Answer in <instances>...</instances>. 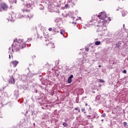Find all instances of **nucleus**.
Instances as JSON below:
<instances>
[{
  "instance_id": "1",
  "label": "nucleus",
  "mask_w": 128,
  "mask_h": 128,
  "mask_svg": "<svg viewBox=\"0 0 128 128\" xmlns=\"http://www.w3.org/2000/svg\"><path fill=\"white\" fill-rule=\"evenodd\" d=\"M26 43L24 42V40L19 39L17 44L14 46V50H15L16 52H20V48H26Z\"/></svg>"
},
{
  "instance_id": "2",
  "label": "nucleus",
  "mask_w": 128,
  "mask_h": 128,
  "mask_svg": "<svg viewBox=\"0 0 128 128\" xmlns=\"http://www.w3.org/2000/svg\"><path fill=\"white\" fill-rule=\"evenodd\" d=\"M76 0H68L67 4H65L64 7L66 8H68V6H70L73 8L76 6Z\"/></svg>"
},
{
  "instance_id": "3",
  "label": "nucleus",
  "mask_w": 128,
  "mask_h": 128,
  "mask_svg": "<svg viewBox=\"0 0 128 128\" xmlns=\"http://www.w3.org/2000/svg\"><path fill=\"white\" fill-rule=\"evenodd\" d=\"M8 5L5 3H2L0 4V12H2V10H8Z\"/></svg>"
},
{
  "instance_id": "4",
  "label": "nucleus",
  "mask_w": 128,
  "mask_h": 128,
  "mask_svg": "<svg viewBox=\"0 0 128 128\" xmlns=\"http://www.w3.org/2000/svg\"><path fill=\"white\" fill-rule=\"evenodd\" d=\"M100 20H104L106 18V14L105 12H101L98 15Z\"/></svg>"
},
{
  "instance_id": "5",
  "label": "nucleus",
  "mask_w": 128,
  "mask_h": 128,
  "mask_svg": "<svg viewBox=\"0 0 128 128\" xmlns=\"http://www.w3.org/2000/svg\"><path fill=\"white\" fill-rule=\"evenodd\" d=\"M32 7V4H30L29 2H27L25 8L22 9V12H28V8H30Z\"/></svg>"
},
{
  "instance_id": "6",
  "label": "nucleus",
  "mask_w": 128,
  "mask_h": 128,
  "mask_svg": "<svg viewBox=\"0 0 128 128\" xmlns=\"http://www.w3.org/2000/svg\"><path fill=\"white\" fill-rule=\"evenodd\" d=\"M8 82L10 84H14L16 83V80L14 78V77H12L9 79Z\"/></svg>"
},
{
  "instance_id": "7",
  "label": "nucleus",
  "mask_w": 128,
  "mask_h": 128,
  "mask_svg": "<svg viewBox=\"0 0 128 128\" xmlns=\"http://www.w3.org/2000/svg\"><path fill=\"white\" fill-rule=\"evenodd\" d=\"M11 64L13 65L14 68H16L18 64V60H12L11 62Z\"/></svg>"
},
{
  "instance_id": "8",
  "label": "nucleus",
  "mask_w": 128,
  "mask_h": 128,
  "mask_svg": "<svg viewBox=\"0 0 128 128\" xmlns=\"http://www.w3.org/2000/svg\"><path fill=\"white\" fill-rule=\"evenodd\" d=\"M20 80H23V81H24L26 80V76L24 75H21L20 76Z\"/></svg>"
},
{
  "instance_id": "9",
  "label": "nucleus",
  "mask_w": 128,
  "mask_h": 128,
  "mask_svg": "<svg viewBox=\"0 0 128 128\" xmlns=\"http://www.w3.org/2000/svg\"><path fill=\"white\" fill-rule=\"evenodd\" d=\"M8 20H10V22H14V18L12 17V16L10 15Z\"/></svg>"
},
{
  "instance_id": "10",
  "label": "nucleus",
  "mask_w": 128,
  "mask_h": 128,
  "mask_svg": "<svg viewBox=\"0 0 128 128\" xmlns=\"http://www.w3.org/2000/svg\"><path fill=\"white\" fill-rule=\"evenodd\" d=\"M10 4H16V0H9Z\"/></svg>"
},
{
  "instance_id": "11",
  "label": "nucleus",
  "mask_w": 128,
  "mask_h": 128,
  "mask_svg": "<svg viewBox=\"0 0 128 128\" xmlns=\"http://www.w3.org/2000/svg\"><path fill=\"white\" fill-rule=\"evenodd\" d=\"M45 42H48V43H46V44L48 46V44H49V46H52V44H54L52 43H50V40H45Z\"/></svg>"
},
{
  "instance_id": "12",
  "label": "nucleus",
  "mask_w": 128,
  "mask_h": 128,
  "mask_svg": "<svg viewBox=\"0 0 128 128\" xmlns=\"http://www.w3.org/2000/svg\"><path fill=\"white\" fill-rule=\"evenodd\" d=\"M95 44L96 46H100V41H96L95 42Z\"/></svg>"
},
{
  "instance_id": "13",
  "label": "nucleus",
  "mask_w": 128,
  "mask_h": 128,
  "mask_svg": "<svg viewBox=\"0 0 128 128\" xmlns=\"http://www.w3.org/2000/svg\"><path fill=\"white\" fill-rule=\"evenodd\" d=\"M48 8H49V12H54V8H52V7L50 6H49ZM50 8L52 10H50Z\"/></svg>"
},
{
  "instance_id": "14",
  "label": "nucleus",
  "mask_w": 128,
  "mask_h": 128,
  "mask_svg": "<svg viewBox=\"0 0 128 128\" xmlns=\"http://www.w3.org/2000/svg\"><path fill=\"white\" fill-rule=\"evenodd\" d=\"M72 82V79H70V78H68V84H70Z\"/></svg>"
},
{
  "instance_id": "15",
  "label": "nucleus",
  "mask_w": 128,
  "mask_h": 128,
  "mask_svg": "<svg viewBox=\"0 0 128 128\" xmlns=\"http://www.w3.org/2000/svg\"><path fill=\"white\" fill-rule=\"evenodd\" d=\"M62 125L64 128H66V126H68V124L66 122H63Z\"/></svg>"
},
{
  "instance_id": "16",
  "label": "nucleus",
  "mask_w": 128,
  "mask_h": 128,
  "mask_svg": "<svg viewBox=\"0 0 128 128\" xmlns=\"http://www.w3.org/2000/svg\"><path fill=\"white\" fill-rule=\"evenodd\" d=\"M122 16H126V12H124V11H122Z\"/></svg>"
},
{
  "instance_id": "17",
  "label": "nucleus",
  "mask_w": 128,
  "mask_h": 128,
  "mask_svg": "<svg viewBox=\"0 0 128 128\" xmlns=\"http://www.w3.org/2000/svg\"><path fill=\"white\" fill-rule=\"evenodd\" d=\"M18 16L20 18H22L24 16L23 15H22V14L20 13L18 14Z\"/></svg>"
},
{
  "instance_id": "18",
  "label": "nucleus",
  "mask_w": 128,
  "mask_h": 128,
  "mask_svg": "<svg viewBox=\"0 0 128 128\" xmlns=\"http://www.w3.org/2000/svg\"><path fill=\"white\" fill-rule=\"evenodd\" d=\"M99 82H104V80H102V79H100V80H99Z\"/></svg>"
},
{
  "instance_id": "19",
  "label": "nucleus",
  "mask_w": 128,
  "mask_h": 128,
  "mask_svg": "<svg viewBox=\"0 0 128 128\" xmlns=\"http://www.w3.org/2000/svg\"><path fill=\"white\" fill-rule=\"evenodd\" d=\"M45 2L47 4H50V1H48V0H46L45 1Z\"/></svg>"
},
{
  "instance_id": "20",
  "label": "nucleus",
  "mask_w": 128,
  "mask_h": 128,
  "mask_svg": "<svg viewBox=\"0 0 128 128\" xmlns=\"http://www.w3.org/2000/svg\"><path fill=\"white\" fill-rule=\"evenodd\" d=\"M72 78H74V75L72 74L70 76L68 77V78H70L72 80Z\"/></svg>"
},
{
  "instance_id": "21",
  "label": "nucleus",
  "mask_w": 128,
  "mask_h": 128,
  "mask_svg": "<svg viewBox=\"0 0 128 128\" xmlns=\"http://www.w3.org/2000/svg\"><path fill=\"white\" fill-rule=\"evenodd\" d=\"M101 116L102 118H106V114H102V115H101Z\"/></svg>"
},
{
  "instance_id": "22",
  "label": "nucleus",
  "mask_w": 128,
  "mask_h": 128,
  "mask_svg": "<svg viewBox=\"0 0 128 128\" xmlns=\"http://www.w3.org/2000/svg\"><path fill=\"white\" fill-rule=\"evenodd\" d=\"M123 124H124V126H126V122H124Z\"/></svg>"
},
{
  "instance_id": "23",
  "label": "nucleus",
  "mask_w": 128,
  "mask_h": 128,
  "mask_svg": "<svg viewBox=\"0 0 128 128\" xmlns=\"http://www.w3.org/2000/svg\"><path fill=\"white\" fill-rule=\"evenodd\" d=\"M48 30H49V32H52V28H48Z\"/></svg>"
},
{
  "instance_id": "24",
  "label": "nucleus",
  "mask_w": 128,
  "mask_h": 128,
  "mask_svg": "<svg viewBox=\"0 0 128 128\" xmlns=\"http://www.w3.org/2000/svg\"><path fill=\"white\" fill-rule=\"evenodd\" d=\"M81 110H82V112H84V110H86V109L84 108H82L81 109Z\"/></svg>"
},
{
  "instance_id": "25",
  "label": "nucleus",
  "mask_w": 128,
  "mask_h": 128,
  "mask_svg": "<svg viewBox=\"0 0 128 128\" xmlns=\"http://www.w3.org/2000/svg\"><path fill=\"white\" fill-rule=\"evenodd\" d=\"M12 52H14V44H12Z\"/></svg>"
},
{
  "instance_id": "26",
  "label": "nucleus",
  "mask_w": 128,
  "mask_h": 128,
  "mask_svg": "<svg viewBox=\"0 0 128 128\" xmlns=\"http://www.w3.org/2000/svg\"><path fill=\"white\" fill-rule=\"evenodd\" d=\"M122 72L123 74H126V70H123Z\"/></svg>"
},
{
  "instance_id": "27",
  "label": "nucleus",
  "mask_w": 128,
  "mask_h": 128,
  "mask_svg": "<svg viewBox=\"0 0 128 128\" xmlns=\"http://www.w3.org/2000/svg\"><path fill=\"white\" fill-rule=\"evenodd\" d=\"M88 118H90V120H92V116H88Z\"/></svg>"
},
{
  "instance_id": "28",
  "label": "nucleus",
  "mask_w": 128,
  "mask_h": 128,
  "mask_svg": "<svg viewBox=\"0 0 128 128\" xmlns=\"http://www.w3.org/2000/svg\"><path fill=\"white\" fill-rule=\"evenodd\" d=\"M28 42H30V40H32V38H28Z\"/></svg>"
},
{
  "instance_id": "29",
  "label": "nucleus",
  "mask_w": 128,
  "mask_h": 128,
  "mask_svg": "<svg viewBox=\"0 0 128 128\" xmlns=\"http://www.w3.org/2000/svg\"><path fill=\"white\" fill-rule=\"evenodd\" d=\"M96 100H100V96H97L96 98Z\"/></svg>"
},
{
  "instance_id": "30",
  "label": "nucleus",
  "mask_w": 128,
  "mask_h": 128,
  "mask_svg": "<svg viewBox=\"0 0 128 128\" xmlns=\"http://www.w3.org/2000/svg\"><path fill=\"white\" fill-rule=\"evenodd\" d=\"M80 110V108H74L75 110Z\"/></svg>"
},
{
  "instance_id": "31",
  "label": "nucleus",
  "mask_w": 128,
  "mask_h": 128,
  "mask_svg": "<svg viewBox=\"0 0 128 128\" xmlns=\"http://www.w3.org/2000/svg\"><path fill=\"white\" fill-rule=\"evenodd\" d=\"M88 50H89V49H88V48H86V49H85V50H86V52H88Z\"/></svg>"
},
{
  "instance_id": "32",
  "label": "nucleus",
  "mask_w": 128,
  "mask_h": 128,
  "mask_svg": "<svg viewBox=\"0 0 128 128\" xmlns=\"http://www.w3.org/2000/svg\"><path fill=\"white\" fill-rule=\"evenodd\" d=\"M40 10H44V6H42V8H40Z\"/></svg>"
},
{
  "instance_id": "33",
  "label": "nucleus",
  "mask_w": 128,
  "mask_h": 128,
  "mask_svg": "<svg viewBox=\"0 0 128 128\" xmlns=\"http://www.w3.org/2000/svg\"><path fill=\"white\" fill-rule=\"evenodd\" d=\"M28 18H32V15L30 16H28Z\"/></svg>"
},
{
  "instance_id": "34",
  "label": "nucleus",
  "mask_w": 128,
  "mask_h": 128,
  "mask_svg": "<svg viewBox=\"0 0 128 128\" xmlns=\"http://www.w3.org/2000/svg\"><path fill=\"white\" fill-rule=\"evenodd\" d=\"M62 32H64V30H60V34H63L64 33H62Z\"/></svg>"
},
{
  "instance_id": "35",
  "label": "nucleus",
  "mask_w": 128,
  "mask_h": 128,
  "mask_svg": "<svg viewBox=\"0 0 128 128\" xmlns=\"http://www.w3.org/2000/svg\"><path fill=\"white\" fill-rule=\"evenodd\" d=\"M18 42V40L17 39H16V40H14V42Z\"/></svg>"
},
{
  "instance_id": "36",
  "label": "nucleus",
  "mask_w": 128,
  "mask_h": 128,
  "mask_svg": "<svg viewBox=\"0 0 128 128\" xmlns=\"http://www.w3.org/2000/svg\"><path fill=\"white\" fill-rule=\"evenodd\" d=\"M68 118H65L64 119V122H68Z\"/></svg>"
},
{
  "instance_id": "37",
  "label": "nucleus",
  "mask_w": 128,
  "mask_h": 128,
  "mask_svg": "<svg viewBox=\"0 0 128 128\" xmlns=\"http://www.w3.org/2000/svg\"><path fill=\"white\" fill-rule=\"evenodd\" d=\"M96 113L94 114V116H93V118H96Z\"/></svg>"
},
{
  "instance_id": "38",
  "label": "nucleus",
  "mask_w": 128,
  "mask_h": 128,
  "mask_svg": "<svg viewBox=\"0 0 128 128\" xmlns=\"http://www.w3.org/2000/svg\"><path fill=\"white\" fill-rule=\"evenodd\" d=\"M78 112H80V110L79 108V110H78Z\"/></svg>"
},
{
  "instance_id": "39",
  "label": "nucleus",
  "mask_w": 128,
  "mask_h": 128,
  "mask_svg": "<svg viewBox=\"0 0 128 128\" xmlns=\"http://www.w3.org/2000/svg\"><path fill=\"white\" fill-rule=\"evenodd\" d=\"M85 106H87L88 104H87V103H86Z\"/></svg>"
},
{
  "instance_id": "40",
  "label": "nucleus",
  "mask_w": 128,
  "mask_h": 128,
  "mask_svg": "<svg viewBox=\"0 0 128 128\" xmlns=\"http://www.w3.org/2000/svg\"><path fill=\"white\" fill-rule=\"evenodd\" d=\"M78 20H82V18L79 17V18H78Z\"/></svg>"
},
{
  "instance_id": "41",
  "label": "nucleus",
  "mask_w": 128,
  "mask_h": 128,
  "mask_svg": "<svg viewBox=\"0 0 128 128\" xmlns=\"http://www.w3.org/2000/svg\"><path fill=\"white\" fill-rule=\"evenodd\" d=\"M98 68H102V66L99 65V66H98Z\"/></svg>"
},
{
  "instance_id": "42",
  "label": "nucleus",
  "mask_w": 128,
  "mask_h": 128,
  "mask_svg": "<svg viewBox=\"0 0 128 128\" xmlns=\"http://www.w3.org/2000/svg\"><path fill=\"white\" fill-rule=\"evenodd\" d=\"M40 40H42V36H40Z\"/></svg>"
},
{
  "instance_id": "43",
  "label": "nucleus",
  "mask_w": 128,
  "mask_h": 128,
  "mask_svg": "<svg viewBox=\"0 0 128 128\" xmlns=\"http://www.w3.org/2000/svg\"><path fill=\"white\" fill-rule=\"evenodd\" d=\"M104 22H106V20H104Z\"/></svg>"
},
{
  "instance_id": "44",
  "label": "nucleus",
  "mask_w": 128,
  "mask_h": 128,
  "mask_svg": "<svg viewBox=\"0 0 128 128\" xmlns=\"http://www.w3.org/2000/svg\"><path fill=\"white\" fill-rule=\"evenodd\" d=\"M9 58H10V55H9Z\"/></svg>"
},
{
  "instance_id": "45",
  "label": "nucleus",
  "mask_w": 128,
  "mask_h": 128,
  "mask_svg": "<svg viewBox=\"0 0 128 128\" xmlns=\"http://www.w3.org/2000/svg\"><path fill=\"white\" fill-rule=\"evenodd\" d=\"M8 50H10V48H8Z\"/></svg>"
},
{
  "instance_id": "46",
  "label": "nucleus",
  "mask_w": 128,
  "mask_h": 128,
  "mask_svg": "<svg viewBox=\"0 0 128 128\" xmlns=\"http://www.w3.org/2000/svg\"><path fill=\"white\" fill-rule=\"evenodd\" d=\"M73 20H74V17H72Z\"/></svg>"
},
{
  "instance_id": "47",
  "label": "nucleus",
  "mask_w": 128,
  "mask_h": 128,
  "mask_svg": "<svg viewBox=\"0 0 128 128\" xmlns=\"http://www.w3.org/2000/svg\"><path fill=\"white\" fill-rule=\"evenodd\" d=\"M101 120H102V122H103V120H104V119H102Z\"/></svg>"
},
{
  "instance_id": "48",
  "label": "nucleus",
  "mask_w": 128,
  "mask_h": 128,
  "mask_svg": "<svg viewBox=\"0 0 128 128\" xmlns=\"http://www.w3.org/2000/svg\"><path fill=\"white\" fill-rule=\"evenodd\" d=\"M123 26H124V24H123Z\"/></svg>"
},
{
  "instance_id": "49",
  "label": "nucleus",
  "mask_w": 128,
  "mask_h": 128,
  "mask_svg": "<svg viewBox=\"0 0 128 128\" xmlns=\"http://www.w3.org/2000/svg\"><path fill=\"white\" fill-rule=\"evenodd\" d=\"M52 48H54V46H52Z\"/></svg>"
},
{
  "instance_id": "50",
  "label": "nucleus",
  "mask_w": 128,
  "mask_h": 128,
  "mask_svg": "<svg viewBox=\"0 0 128 128\" xmlns=\"http://www.w3.org/2000/svg\"><path fill=\"white\" fill-rule=\"evenodd\" d=\"M74 24H76V22H74Z\"/></svg>"
},
{
  "instance_id": "51",
  "label": "nucleus",
  "mask_w": 128,
  "mask_h": 128,
  "mask_svg": "<svg viewBox=\"0 0 128 128\" xmlns=\"http://www.w3.org/2000/svg\"><path fill=\"white\" fill-rule=\"evenodd\" d=\"M86 112H84V114H86Z\"/></svg>"
},
{
  "instance_id": "52",
  "label": "nucleus",
  "mask_w": 128,
  "mask_h": 128,
  "mask_svg": "<svg viewBox=\"0 0 128 128\" xmlns=\"http://www.w3.org/2000/svg\"><path fill=\"white\" fill-rule=\"evenodd\" d=\"M76 20H78V18H76Z\"/></svg>"
},
{
  "instance_id": "53",
  "label": "nucleus",
  "mask_w": 128,
  "mask_h": 128,
  "mask_svg": "<svg viewBox=\"0 0 128 128\" xmlns=\"http://www.w3.org/2000/svg\"><path fill=\"white\" fill-rule=\"evenodd\" d=\"M9 54H10V51H9Z\"/></svg>"
}]
</instances>
